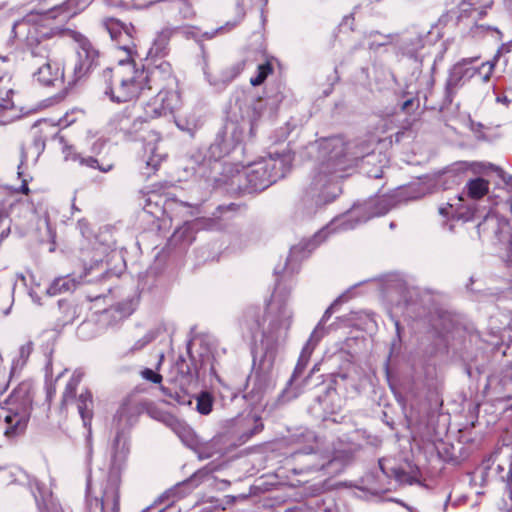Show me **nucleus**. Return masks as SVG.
Segmentation results:
<instances>
[{
    "label": "nucleus",
    "instance_id": "nucleus-1",
    "mask_svg": "<svg viewBox=\"0 0 512 512\" xmlns=\"http://www.w3.org/2000/svg\"><path fill=\"white\" fill-rule=\"evenodd\" d=\"M309 150L315 154L316 162L311 193L319 202H330L339 192L335 179L342 175L338 173L350 167L360 156L341 137L319 140L310 145Z\"/></svg>",
    "mask_w": 512,
    "mask_h": 512
},
{
    "label": "nucleus",
    "instance_id": "nucleus-2",
    "mask_svg": "<svg viewBox=\"0 0 512 512\" xmlns=\"http://www.w3.org/2000/svg\"><path fill=\"white\" fill-rule=\"evenodd\" d=\"M32 402V387L25 382L0 400V428L5 438L13 440L25 432L31 416Z\"/></svg>",
    "mask_w": 512,
    "mask_h": 512
},
{
    "label": "nucleus",
    "instance_id": "nucleus-3",
    "mask_svg": "<svg viewBox=\"0 0 512 512\" xmlns=\"http://www.w3.org/2000/svg\"><path fill=\"white\" fill-rule=\"evenodd\" d=\"M108 82L106 94L116 102H127L136 98L144 91L147 82H151V72L136 66L134 61L120 60L116 66L104 72Z\"/></svg>",
    "mask_w": 512,
    "mask_h": 512
},
{
    "label": "nucleus",
    "instance_id": "nucleus-4",
    "mask_svg": "<svg viewBox=\"0 0 512 512\" xmlns=\"http://www.w3.org/2000/svg\"><path fill=\"white\" fill-rule=\"evenodd\" d=\"M162 71L167 88L160 89L156 95L141 102L143 113L139 115V118L142 119V121L165 117L171 114L180 103V96L175 90V79L172 76V70L168 63L163 62L152 69L150 81L155 83L156 79L161 76Z\"/></svg>",
    "mask_w": 512,
    "mask_h": 512
},
{
    "label": "nucleus",
    "instance_id": "nucleus-5",
    "mask_svg": "<svg viewBox=\"0 0 512 512\" xmlns=\"http://www.w3.org/2000/svg\"><path fill=\"white\" fill-rule=\"evenodd\" d=\"M292 162L293 154L287 151L251 163L245 170L250 189L258 191L269 187L290 171Z\"/></svg>",
    "mask_w": 512,
    "mask_h": 512
},
{
    "label": "nucleus",
    "instance_id": "nucleus-6",
    "mask_svg": "<svg viewBox=\"0 0 512 512\" xmlns=\"http://www.w3.org/2000/svg\"><path fill=\"white\" fill-rule=\"evenodd\" d=\"M291 318L292 313L286 300L278 293L273 294L262 323L263 337L271 343L284 339L290 327Z\"/></svg>",
    "mask_w": 512,
    "mask_h": 512
},
{
    "label": "nucleus",
    "instance_id": "nucleus-7",
    "mask_svg": "<svg viewBox=\"0 0 512 512\" xmlns=\"http://www.w3.org/2000/svg\"><path fill=\"white\" fill-rule=\"evenodd\" d=\"M478 234L483 241L501 246L505 251L503 257L512 262V226L510 222L497 212H489L477 226Z\"/></svg>",
    "mask_w": 512,
    "mask_h": 512
},
{
    "label": "nucleus",
    "instance_id": "nucleus-8",
    "mask_svg": "<svg viewBox=\"0 0 512 512\" xmlns=\"http://www.w3.org/2000/svg\"><path fill=\"white\" fill-rule=\"evenodd\" d=\"M82 379L81 372L75 371L68 381L62 396L63 405L75 403L84 426H90L93 415V400L89 391L85 390L76 397V389Z\"/></svg>",
    "mask_w": 512,
    "mask_h": 512
},
{
    "label": "nucleus",
    "instance_id": "nucleus-9",
    "mask_svg": "<svg viewBox=\"0 0 512 512\" xmlns=\"http://www.w3.org/2000/svg\"><path fill=\"white\" fill-rule=\"evenodd\" d=\"M495 63L488 61L478 68L467 65L466 61L453 66L447 85L449 88H457L465 80L477 78V82L487 84L493 73Z\"/></svg>",
    "mask_w": 512,
    "mask_h": 512
},
{
    "label": "nucleus",
    "instance_id": "nucleus-10",
    "mask_svg": "<svg viewBox=\"0 0 512 512\" xmlns=\"http://www.w3.org/2000/svg\"><path fill=\"white\" fill-rule=\"evenodd\" d=\"M72 38L78 44L77 62L74 67L76 78L83 77L95 65L98 58V52L92 46L91 42L81 33L72 32Z\"/></svg>",
    "mask_w": 512,
    "mask_h": 512
},
{
    "label": "nucleus",
    "instance_id": "nucleus-11",
    "mask_svg": "<svg viewBox=\"0 0 512 512\" xmlns=\"http://www.w3.org/2000/svg\"><path fill=\"white\" fill-rule=\"evenodd\" d=\"M103 25L110 34L111 39L118 43L119 49L126 52L129 57H132L135 53V45L132 40V27L114 18L105 19Z\"/></svg>",
    "mask_w": 512,
    "mask_h": 512
},
{
    "label": "nucleus",
    "instance_id": "nucleus-12",
    "mask_svg": "<svg viewBox=\"0 0 512 512\" xmlns=\"http://www.w3.org/2000/svg\"><path fill=\"white\" fill-rule=\"evenodd\" d=\"M34 77L42 85L54 86L57 83H62L64 69L61 63L49 59L37 69L34 73Z\"/></svg>",
    "mask_w": 512,
    "mask_h": 512
},
{
    "label": "nucleus",
    "instance_id": "nucleus-13",
    "mask_svg": "<svg viewBox=\"0 0 512 512\" xmlns=\"http://www.w3.org/2000/svg\"><path fill=\"white\" fill-rule=\"evenodd\" d=\"M10 93L8 89L0 88V125L11 123L21 115V110L10 99Z\"/></svg>",
    "mask_w": 512,
    "mask_h": 512
},
{
    "label": "nucleus",
    "instance_id": "nucleus-14",
    "mask_svg": "<svg viewBox=\"0 0 512 512\" xmlns=\"http://www.w3.org/2000/svg\"><path fill=\"white\" fill-rule=\"evenodd\" d=\"M129 452V446L126 437L118 433L113 443L112 467L118 469L125 461Z\"/></svg>",
    "mask_w": 512,
    "mask_h": 512
},
{
    "label": "nucleus",
    "instance_id": "nucleus-15",
    "mask_svg": "<svg viewBox=\"0 0 512 512\" xmlns=\"http://www.w3.org/2000/svg\"><path fill=\"white\" fill-rule=\"evenodd\" d=\"M107 509H111L113 512H119V495L117 490V479L108 486L101 498V511L106 512Z\"/></svg>",
    "mask_w": 512,
    "mask_h": 512
},
{
    "label": "nucleus",
    "instance_id": "nucleus-16",
    "mask_svg": "<svg viewBox=\"0 0 512 512\" xmlns=\"http://www.w3.org/2000/svg\"><path fill=\"white\" fill-rule=\"evenodd\" d=\"M80 283L81 280L77 281L73 276L60 277L52 283L47 292L50 295H56L62 292L73 291Z\"/></svg>",
    "mask_w": 512,
    "mask_h": 512
},
{
    "label": "nucleus",
    "instance_id": "nucleus-17",
    "mask_svg": "<svg viewBox=\"0 0 512 512\" xmlns=\"http://www.w3.org/2000/svg\"><path fill=\"white\" fill-rule=\"evenodd\" d=\"M170 37L171 31L169 29H163L160 31L153 40L152 46L149 50V55L153 57L164 55L166 53Z\"/></svg>",
    "mask_w": 512,
    "mask_h": 512
},
{
    "label": "nucleus",
    "instance_id": "nucleus-18",
    "mask_svg": "<svg viewBox=\"0 0 512 512\" xmlns=\"http://www.w3.org/2000/svg\"><path fill=\"white\" fill-rule=\"evenodd\" d=\"M63 153H64L65 160H73V161L79 160L81 165H86L87 167H91V168H98L102 172H108L112 168V165H107L105 167L100 166L98 164V161L93 157L83 158V157L78 156L76 153H74L72 151V147H65L63 150Z\"/></svg>",
    "mask_w": 512,
    "mask_h": 512
},
{
    "label": "nucleus",
    "instance_id": "nucleus-19",
    "mask_svg": "<svg viewBox=\"0 0 512 512\" xmlns=\"http://www.w3.org/2000/svg\"><path fill=\"white\" fill-rule=\"evenodd\" d=\"M467 194L472 199H479L483 197L489 189L488 181L483 178H476L469 181L466 185Z\"/></svg>",
    "mask_w": 512,
    "mask_h": 512
},
{
    "label": "nucleus",
    "instance_id": "nucleus-20",
    "mask_svg": "<svg viewBox=\"0 0 512 512\" xmlns=\"http://www.w3.org/2000/svg\"><path fill=\"white\" fill-rule=\"evenodd\" d=\"M29 20H24L14 26V29H22L28 26L26 39L32 45L33 43H40L41 38L46 36V32H42L41 35L38 33V28L36 25H29Z\"/></svg>",
    "mask_w": 512,
    "mask_h": 512
},
{
    "label": "nucleus",
    "instance_id": "nucleus-21",
    "mask_svg": "<svg viewBox=\"0 0 512 512\" xmlns=\"http://www.w3.org/2000/svg\"><path fill=\"white\" fill-rule=\"evenodd\" d=\"M32 347L30 344L22 345L18 351V356L13 359L11 366V373H17L25 365Z\"/></svg>",
    "mask_w": 512,
    "mask_h": 512
},
{
    "label": "nucleus",
    "instance_id": "nucleus-22",
    "mask_svg": "<svg viewBox=\"0 0 512 512\" xmlns=\"http://www.w3.org/2000/svg\"><path fill=\"white\" fill-rule=\"evenodd\" d=\"M213 397L208 392H202L197 397V411L203 415H207L212 411Z\"/></svg>",
    "mask_w": 512,
    "mask_h": 512
},
{
    "label": "nucleus",
    "instance_id": "nucleus-23",
    "mask_svg": "<svg viewBox=\"0 0 512 512\" xmlns=\"http://www.w3.org/2000/svg\"><path fill=\"white\" fill-rule=\"evenodd\" d=\"M75 0H69L68 2L54 7L50 11L46 12L47 18H58L62 17V20L69 18L72 14L69 12V8L74 4Z\"/></svg>",
    "mask_w": 512,
    "mask_h": 512
},
{
    "label": "nucleus",
    "instance_id": "nucleus-24",
    "mask_svg": "<svg viewBox=\"0 0 512 512\" xmlns=\"http://www.w3.org/2000/svg\"><path fill=\"white\" fill-rule=\"evenodd\" d=\"M10 232V219L8 206L0 203V239L8 236Z\"/></svg>",
    "mask_w": 512,
    "mask_h": 512
},
{
    "label": "nucleus",
    "instance_id": "nucleus-25",
    "mask_svg": "<svg viewBox=\"0 0 512 512\" xmlns=\"http://www.w3.org/2000/svg\"><path fill=\"white\" fill-rule=\"evenodd\" d=\"M271 72H272V66L270 63L267 62L264 64H260L257 67V75L254 77H251L250 83L253 86H258V85L262 84Z\"/></svg>",
    "mask_w": 512,
    "mask_h": 512
},
{
    "label": "nucleus",
    "instance_id": "nucleus-26",
    "mask_svg": "<svg viewBox=\"0 0 512 512\" xmlns=\"http://www.w3.org/2000/svg\"><path fill=\"white\" fill-rule=\"evenodd\" d=\"M373 206H374L373 211L369 214V216L364 218L363 221H366L369 218L374 217V216L384 215L390 210L389 201L386 198H381V199L377 200L375 203H373Z\"/></svg>",
    "mask_w": 512,
    "mask_h": 512
},
{
    "label": "nucleus",
    "instance_id": "nucleus-27",
    "mask_svg": "<svg viewBox=\"0 0 512 512\" xmlns=\"http://www.w3.org/2000/svg\"><path fill=\"white\" fill-rule=\"evenodd\" d=\"M84 113L79 109H73L70 112H67L61 119L60 125L62 126H70L74 122L83 119Z\"/></svg>",
    "mask_w": 512,
    "mask_h": 512
},
{
    "label": "nucleus",
    "instance_id": "nucleus-28",
    "mask_svg": "<svg viewBox=\"0 0 512 512\" xmlns=\"http://www.w3.org/2000/svg\"><path fill=\"white\" fill-rule=\"evenodd\" d=\"M13 374L14 373H11V371L7 372L5 369H0V393L6 391Z\"/></svg>",
    "mask_w": 512,
    "mask_h": 512
},
{
    "label": "nucleus",
    "instance_id": "nucleus-29",
    "mask_svg": "<svg viewBox=\"0 0 512 512\" xmlns=\"http://www.w3.org/2000/svg\"><path fill=\"white\" fill-rule=\"evenodd\" d=\"M141 374L144 379L153 383H160L162 380V376L151 369H145Z\"/></svg>",
    "mask_w": 512,
    "mask_h": 512
},
{
    "label": "nucleus",
    "instance_id": "nucleus-30",
    "mask_svg": "<svg viewBox=\"0 0 512 512\" xmlns=\"http://www.w3.org/2000/svg\"><path fill=\"white\" fill-rule=\"evenodd\" d=\"M470 129H471V131H473L476 134V136L478 138H480V139L487 138L486 134L484 133L485 127L481 123H477V122L470 120Z\"/></svg>",
    "mask_w": 512,
    "mask_h": 512
},
{
    "label": "nucleus",
    "instance_id": "nucleus-31",
    "mask_svg": "<svg viewBox=\"0 0 512 512\" xmlns=\"http://www.w3.org/2000/svg\"><path fill=\"white\" fill-rule=\"evenodd\" d=\"M152 340L151 336L145 335L142 338L138 339L134 345L131 347V351H137L145 347Z\"/></svg>",
    "mask_w": 512,
    "mask_h": 512
},
{
    "label": "nucleus",
    "instance_id": "nucleus-32",
    "mask_svg": "<svg viewBox=\"0 0 512 512\" xmlns=\"http://www.w3.org/2000/svg\"><path fill=\"white\" fill-rule=\"evenodd\" d=\"M359 209L358 208H354L353 211L351 212V214L348 216V219L347 221H344L342 224L344 225L343 229H352L355 227V224H349L347 222H350V220L355 216V215H358L359 214Z\"/></svg>",
    "mask_w": 512,
    "mask_h": 512
},
{
    "label": "nucleus",
    "instance_id": "nucleus-33",
    "mask_svg": "<svg viewBox=\"0 0 512 512\" xmlns=\"http://www.w3.org/2000/svg\"><path fill=\"white\" fill-rule=\"evenodd\" d=\"M303 247L298 245V246H294L291 250H290V254H289V257H288V261H292V259L298 257V255L300 254V252L302 251Z\"/></svg>",
    "mask_w": 512,
    "mask_h": 512
},
{
    "label": "nucleus",
    "instance_id": "nucleus-34",
    "mask_svg": "<svg viewBox=\"0 0 512 512\" xmlns=\"http://www.w3.org/2000/svg\"><path fill=\"white\" fill-rule=\"evenodd\" d=\"M164 77V74L162 73L161 76L159 78L156 79V82L153 83V82H147L146 86L148 85V90H151L153 88V85L154 86H158V85H161V81L166 83V81L163 79ZM167 88V84H165V87L163 89Z\"/></svg>",
    "mask_w": 512,
    "mask_h": 512
},
{
    "label": "nucleus",
    "instance_id": "nucleus-35",
    "mask_svg": "<svg viewBox=\"0 0 512 512\" xmlns=\"http://www.w3.org/2000/svg\"><path fill=\"white\" fill-rule=\"evenodd\" d=\"M496 101L498 103H501V104L505 105V106H509V104L511 102V100L507 96H498L496 98Z\"/></svg>",
    "mask_w": 512,
    "mask_h": 512
},
{
    "label": "nucleus",
    "instance_id": "nucleus-36",
    "mask_svg": "<svg viewBox=\"0 0 512 512\" xmlns=\"http://www.w3.org/2000/svg\"><path fill=\"white\" fill-rule=\"evenodd\" d=\"M19 191L24 193V194H28L29 187H28V181L26 179L22 180V185H21Z\"/></svg>",
    "mask_w": 512,
    "mask_h": 512
},
{
    "label": "nucleus",
    "instance_id": "nucleus-37",
    "mask_svg": "<svg viewBox=\"0 0 512 512\" xmlns=\"http://www.w3.org/2000/svg\"><path fill=\"white\" fill-rule=\"evenodd\" d=\"M100 266H102V263H101V262H97V263L95 264V266H92L90 269H86V270H85V275H87V274L90 272V270L94 269L95 267H97V268H98V267H100Z\"/></svg>",
    "mask_w": 512,
    "mask_h": 512
},
{
    "label": "nucleus",
    "instance_id": "nucleus-38",
    "mask_svg": "<svg viewBox=\"0 0 512 512\" xmlns=\"http://www.w3.org/2000/svg\"><path fill=\"white\" fill-rule=\"evenodd\" d=\"M498 512H512V506L506 509H500Z\"/></svg>",
    "mask_w": 512,
    "mask_h": 512
},
{
    "label": "nucleus",
    "instance_id": "nucleus-39",
    "mask_svg": "<svg viewBox=\"0 0 512 512\" xmlns=\"http://www.w3.org/2000/svg\"><path fill=\"white\" fill-rule=\"evenodd\" d=\"M440 213H441V214L446 213V209H445V208H440Z\"/></svg>",
    "mask_w": 512,
    "mask_h": 512
},
{
    "label": "nucleus",
    "instance_id": "nucleus-40",
    "mask_svg": "<svg viewBox=\"0 0 512 512\" xmlns=\"http://www.w3.org/2000/svg\"><path fill=\"white\" fill-rule=\"evenodd\" d=\"M457 200H458V202H461V201H463V197L462 196H458Z\"/></svg>",
    "mask_w": 512,
    "mask_h": 512
},
{
    "label": "nucleus",
    "instance_id": "nucleus-41",
    "mask_svg": "<svg viewBox=\"0 0 512 512\" xmlns=\"http://www.w3.org/2000/svg\"><path fill=\"white\" fill-rule=\"evenodd\" d=\"M36 501H37V503H39V501H38V499H37V498H36ZM38 506H39L40 512H44V511L42 510V508H41L40 504H38Z\"/></svg>",
    "mask_w": 512,
    "mask_h": 512
},
{
    "label": "nucleus",
    "instance_id": "nucleus-42",
    "mask_svg": "<svg viewBox=\"0 0 512 512\" xmlns=\"http://www.w3.org/2000/svg\"><path fill=\"white\" fill-rule=\"evenodd\" d=\"M100 270H101V271H100V274H103V272H104V270H105V269L101 268Z\"/></svg>",
    "mask_w": 512,
    "mask_h": 512
},
{
    "label": "nucleus",
    "instance_id": "nucleus-43",
    "mask_svg": "<svg viewBox=\"0 0 512 512\" xmlns=\"http://www.w3.org/2000/svg\"><path fill=\"white\" fill-rule=\"evenodd\" d=\"M409 512H413V511L409 508Z\"/></svg>",
    "mask_w": 512,
    "mask_h": 512
},
{
    "label": "nucleus",
    "instance_id": "nucleus-44",
    "mask_svg": "<svg viewBox=\"0 0 512 512\" xmlns=\"http://www.w3.org/2000/svg\"><path fill=\"white\" fill-rule=\"evenodd\" d=\"M511 212H512V206H511Z\"/></svg>",
    "mask_w": 512,
    "mask_h": 512
}]
</instances>
